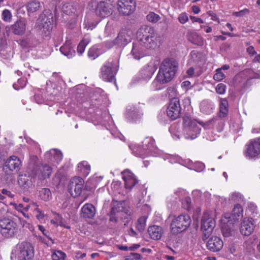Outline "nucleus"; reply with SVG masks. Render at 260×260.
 Returning a JSON list of instances; mask_svg holds the SVG:
<instances>
[{"mask_svg":"<svg viewBox=\"0 0 260 260\" xmlns=\"http://www.w3.org/2000/svg\"><path fill=\"white\" fill-rule=\"evenodd\" d=\"M157 47L158 39L154 29L142 26L137 32V41L133 43L131 53L135 59H139L146 50H154Z\"/></svg>","mask_w":260,"mask_h":260,"instance_id":"obj_1","label":"nucleus"},{"mask_svg":"<svg viewBox=\"0 0 260 260\" xmlns=\"http://www.w3.org/2000/svg\"><path fill=\"white\" fill-rule=\"evenodd\" d=\"M34 255V248L29 242H23L18 244L16 249L12 251L11 255L12 260H30Z\"/></svg>","mask_w":260,"mask_h":260,"instance_id":"obj_2","label":"nucleus"},{"mask_svg":"<svg viewBox=\"0 0 260 260\" xmlns=\"http://www.w3.org/2000/svg\"><path fill=\"white\" fill-rule=\"evenodd\" d=\"M132 211L129 207L125 206V202L123 201L116 202V203L112 207L109 214L110 221L116 223L118 219H123L124 214L125 219L128 220L132 214Z\"/></svg>","mask_w":260,"mask_h":260,"instance_id":"obj_3","label":"nucleus"},{"mask_svg":"<svg viewBox=\"0 0 260 260\" xmlns=\"http://www.w3.org/2000/svg\"><path fill=\"white\" fill-rule=\"evenodd\" d=\"M184 133L186 139H194L200 133L201 128L198 126L196 119H192L188 115H185L183 118Z\"/></svg>","mask_w":260,"mask_h":260,"instance_id":"obj_4","label":"nucleus"},{"mask_svg":"<svg viewBox=\"0 0 260 260\" xmlns=\"http://www.w3.org/2000/svg\"><path fill=\"white\" fill-rule=\"evenodd\" d=\"M1 233L6 238L14 237L18 233V226L12 219L4 218L0 220Z\"/></svg>","mask_w":260,"mask_h":260,"instance_id":"obj_5","label":"nucleus"},{"mask_svg":"<svg viewBox=\"0 0 260 260\" xmlns=\"http://www.w3.org/2000/svg\"><path fill=\"white\" fill-rule=\"evenodd\" d=\"M191 220L187 214H181L175 217L171 224V232L176 235L186 230L190 225Z\"/></svg>","mask_w":260,"mask_h":260,"instance_id":"obj_6","label":"nucleus"},{"mask_svg":"<svg viewBox=\"0 0 260 260\" xmlns=\"http://www.w3.org/2000/svg\"><path fill=\"white\" fill-rule=\"evenodd\" d=\"M178 63L173 58L165 59L161 62L158 72L170 81L173 78L177 70Z\"/></svg>","mask_w":260,"mask_h":260,"instance_id":"obj_7","label":"nucleus"},{"mask_svg":"<svg viewBox=\"0 0 260 260\" xmlns=\"http://www.w3.org/2000/svg\"><path fill=\"white\" fill-rule=\"evenodd\" d=\"M22 162L19 157L15 155L10 156L5 162L3 170L9 175L16 174L20 170Z\"/></svg>","mask_w":260,"mask_h":260,"instance_id":"obj_8","label":"nucleus"},{"mask_svg":"<svg viewBox=\"0 0 260 260\" xmlns=\"http://www.w3.org/2000/svg\"><path fill=\"white\" fill-rule=\"evenodd\" d=\"M245 154L249 158H255L260 155V137L250 140L246 146Z\"/></svg>","mask_w":260,"mask_h":260,"instance_id":"obj_9","label":"nucleus"},{"mask_svg":"<svg viewBox=\"0 0 260 260\" xmlns=\"http://www.w3.org/2000/svg\"><path fill=\"white\" fill-rule=\"evenodd\" d=\"M116 73V70L114 68L113 63L108 61L101 68L100 77L105 81H114L115 83V75Z\"/></svg>","mask_w":260,"mask_h":260,"instance_id":"obj_10","label":"nucleus"},{"mask_svg":"<svg viewBox=\"0 0 260 260\" xmlns=\"http://www.w3.org/2000/svg\"><path fill=\"white\" fill-rule=\"evenodd\" d=\"M84 181L80 177H76L72 178L68 185V191L73 197L79 196L83 189Z\"/></svg>","mask_w":260,"mask_h":260,"instance_id":"obj_11","label":"nucleus"},{"mask_svg":"<svg viewBox=\"0 0 260 260\" xmlns=\"http://www.w3.org/2000/svg\"><path fill=\"white\" fill-rule=\"evenodd\" d=\"M51 173L52 169L47 164L36 166L31 170L33 177L40 180L49 178Z\"/></svg>","mask_w":260,"mask_h":260,"instance_id":"obj_12","label":"nucleus"},{"mask_svg":"<svg viewBox=\"0 0 260 260\" xmlns=\"http://www.w3.org/2000/svg\"><path fill=\"white\" fill-rule=\"evenodd\" d=\"M256 220L252 217H245L240 224V232L242 235L249 236L254 231Z\"/></svg>","mask_w":260,"mask_h":260,"instance_id":"obj_13","label":"nucleus"},{"mask_svg":"<svg viewBox=\"0 0 260 260\" xmlns=\"http://www.w3.org/2000/svg\"><path fill=\"white\" fill-rule=\"evenodd\" d=\"M136 8L135 2L133 0H119L117 9L120 14L128 16L134 12Z\"/></svg>","mask_w":260,"mask_h":260,"instance_id":"obj_14","label":"nucleus"},{"mask_svg":"<svg viewBox=\"0 0 260 260\" xmlns=\"http://www.w3.org/2000/svg\"><path fill=\"white\" fill-rule=\"evenodd\" d=\"M215 220L210 211L204 212L201 220V229L213 231L215 226Z\"/></svg>","mask_w":260,"mask_h":260,"instance_id":"obj_15","label":"nucleus"},{"mask_svg":"<svg viewBox=\"0 0 260 260\" xmlns=\"http://www.w3.org/2000/svg\"><path fill=\"white\" fill-rule=\"evenodd\" d=\"M131 32L126 30H122L119 33L118 36L114 42L111 43L109 45V47H111L114 45L118 46L124 45L131 42L132 39Z\"/></svg>","mask_w":260,"mask_h":260,"instance_id":"obj_16","label":"nucleus"},{"mask_svg":"<svg viewBox=\"0 0 260 260\" xmlns=\"http://www.w3.org/2000/svg\"><path fill=\"white\" fill-rule=\"evenodd\" d=\"M122 179L124 181L125 187L129 190L138 182L134 174L128 170H125L121 172Z\"/></svg>","mask_w":260,"mask_h":260,"instance_id":"obj_17","label":"nucleus"},{"mask_svg":"<svg viewBox=\"0 0 260 260\" xmlns=\"http://www.w3.org/2000/svg\"><path fill=\"white\" fill-rule=\"evenodd\" d=\"M230 218V216H225L224 218L222 219L223 223L221 225V231L224 237H230L234 233V223L232 220L229 219Z\"/></svg>","mask_w":260,"mask_h":260,"instance_id":"obj_18","label":"nucleus"},{"mask_svg":"<svg viewBox=\"0 0 260 260\" xmlns=\"http://www.w3.org/2000/svg\"><path fill=\"white\" fill-rule=\"evenodd\" d=\"M170 81H171L166 78V77L158 72L157 76L151 84V89L154 91L162 89L165 87V84Z\"/></svg>","mask_w":260,"mask_h":260,"instance_id":"obj_19","label":"nucleus"},{"mask_svg":"<svg viewBox=\"0 0 260 260\" xmlns=\"http://www.w3.org/2000/svg\"><path fill=\"white\" fill-rule=\"evenodd\" d=\"M222 240L217 237H212L208 241L206 246L208 250L217 252L220 251L223 247Z\"/></svg>","mask_w":260,"mask_h":260,"instance_id":"obj_20","label":"nucleus"},{"mask_svg":"<svg viewBox=\"0 0 260 260\" xmlns=\"http://www.w3.org/2000/svg\"><path fill=\"white\" fill-rule=\"evenodd\" d=\"M95 12L96 15L103 18L109 16L111 14L109 4L103 1L100 2L97 4Z\"/></svg>","mask_w":260,"mask_h":260,"instance_id":"obj_21","label":"nucleus"},{"mask_svg":"<svg viewBox=\"0 0 260 260\" xmlns=\"http://www.w3.org/2000/svg\"><path fill=\"white\" fill-rule=\"evenodd\" d=\"M143 148L139 147L136 151V155L139 157H144L148 152V150H151L154 147V141L151 138H147Z\"/></svg>","mask_w":260,"mask_h":260,"instance_id":"obj_22","label":"nucleus"},{"mask_svg":"<svg viewBox=\"0 0 260 260\" xmlns=\"http://www.w3.org/2000/svg\"><path fill=\"white\" fill-rule=\"evenodd\" d=\"M95 208L91 204H86L81 210V216L85 219H92L95 215Z\"/></svg>","mask_w":260,"mask_h":260,"instance_id":"obj_23","label":"nucleus"},{"mask_svg":"<svg viewBox=\"0 0 260 260\" xmlns=\"http://www.w3.org/2000/svg\"><path fill=\"white\" fill-rule=\"evenodd\" d=\"M163 233L162 228L160 226L154 225L150 226L148 229V233L150 238L154 240H159Z\"/></svg>","mask_w":260,"mask_h":260,"instance_id":"obj_24","label":"nucleus"},{"mask_svg":"<svg viewBox=\"0 0 260 260\" xmlns=\"http://www.w3.org/2000/svg\"><path fill=\"white\" fill-rule=\"evenodd\" d=\"M60 51L68 58H72L75 55V51L70 41L66 42L60 48Z\"/></svg>","mask_w":260,"mask_h":260,"instance_id":"obj_25","label":"nucleus"},{"mask_svg":"<svg viewBox=\"0 0 260 260\" xmlns=\"http://www.w3.org/2000/svg\"><path fill=\"white\" fill-rule=\"evenodd\" d=\"M181 107L179 101L177 99H173L167 108V114H180Z\"/></svg>","mask_w":260,"mask_h":260,"instance_id":"obj_26","label":"nucleus"},{"mask_svg":"<svg viewBox=\"0 0 260 260\" xmlns=\"http://www.w3.org/2000/svg\"><path fill=\"white\" fill-rule=\"evenodd\" d=\"M12 30L15 35H21L24 33L26 29V23L24 20H17L12 25Z\"/></svg>","mask_w":260,"mask_h":260,"instance_id":"obj_27","label":"nucleus"},{"mask_svg":"<svg viewBox=\"0 0 260 260\" xmlns=\"http://www.w3.org/2000/svg\"><path fill=\"white\" fill-rule=\"evenodd\" d=\"M46 157H49V159L52 162H55L58 164L62 158V153L55 149L50 150L46 154Z\"/></svg>","mask_w":260,"mask_h":260,"instance_id":"obj_28","label":"nucleus"},{"mask_svg":"<svg viewBox=\"0 0 260 260\" xmlns=\"http://www.w3.org/2000/svg\"><path fill=\"white\" fill-rule=\"evenodd\" d=\"M257 240V237L256 236L253 235L244 242L243 246L248 251L251 252L254 249V246Z\"/></svg>","mask_w":260,"mask_h":260,"instance_id":"obj_29","label":"nucleus"},{"mask_svg":"<svg viewBox=\"0 0 260 260\" xmlns=\"http://www.w3.org/2000/svg\"><path fill=\"white\" fill-rule=\"evenodd\" d=\"M102 52L101 51L100 46L94 45L89 49L88 52V56L89 58L93 60L97 58Z\"/></svg>","mask_w":260,"mask_h":260,"instance_id":"obj_30","label":"nucleus"},{"mask_svg":"<svg viewBox=\"0 0 260 260\" xmlns=\"http://www.w3.org/2000/svg\"><path fill=\"white\" fill-rule=\"evenodd\" d=\"M221 115H220V116L214 117L213 118L206 121V122L202 121H199L198 122L205 128L210 129L213 128L216 121L221 120Z\"/></svg>","mask_w":260,"mask_h":260,"instance_id":"obj_31","label":"nucleus"},{"mask_svg":"<svg viewBox=\"0 0 260 260\" xmlns=\"http://www.w3.org/2000/svg\"><path fill=\"white\" fill-rule=\"evenodd\" d=\"M26 7L28 12L34 13L40 9L41 4L37 0H33L27 4Z\"/></svg>","mask_w":260,"mask_h":260,"instance_id":"obj_32","label":"nucleus"},{"mask_svg":"<svg viewBox=\"0 0 260 260\" xmlns=\"http://www.w3.org/2000/svg\"><path fill=\"white\" fill-rule=\"evenodd\" d=\"M188 39L192 43L198 46H202L204 43L202 37L197 33H192Z\"/></svg>","mask_w":260,"mask_h":260,"instance_id":"obj_33","label":"nucleus"},{"mask_svg":"<svg viewBox=\"0 0 260 260\" xmlns=\"http://www.w3.org/2000/svg\"><path fill=\"white\" fill-rule=\"evenodd\" d=\"M90 41L88 37L84 38L79 44L77 46V50L79 55H81L84 52L86 46L89 43Z\"/></svg>","mask_w":260,"mask_h":260,"instance_id":"obj_34","label":"nucleus"},{"mask_svg":"<svg viewBox=\"0 0 260 260\" xmlns=\"http://www.w3.org/2000/svg\"><path fill=\"white\" fill-rule=\"evenodd\" d=\"M39 194L41 199L45 201H48L52 199L51 191L48 188H42L39 191Z\"/></svg>","mask_w":260,"mask_h":260,"instance_id":"obj_35","label":"nucleus"},{"mask_svg":"<svg viewBox=\"0 0 260 260\" xmlns=\"http://www.w3.org/2000/svg\"><path fill=\"white\" fill-rule=\"evenodd\" d=\"M147 217L145 216L140 217L136 224V229L140 232H143L146 225Z\"/></svg>","mask_w":260,"mask_h":260,"instance_id":"obj_36","label":"nucleus"},{"mask_svg":"<svg viewBox=\"0 0 260 260\" xmlns=\"http://www.w3.org/2000/svg\"><path fill=\"white\" fill-rule=\"evenodd\" d=\"M45 91L43 89L38 90L35 93L34 99L36 102L39 104L45 103L46 101L44 98Z\"/></svg>","mask_w":260,"mask_h":260,"instance_id":"obj_37","label":"nucleus"},{"mask_svg":"<svg viewBox=\"0 0 260 260\" xmlns=\"http://www.w3.org/2000/svg\"><path fill=\"white\" fill-rule=\"evenodd\" d=\"M243 209L242 207L239 204L236 205L233 210V215L236 219L243 216Z\"/></svg>","mask_w":260,"mask_h":260,"instance_id":"obj_38","label":"nucleus"},{"mask_svg":"<svg viewBox=\"0 0 260 260\" xmlns=\"http://www.w3.org/2000/svg\"><path fill=\"white\" fill-rule=\"evenodd\" d=\"M179 117L180 115H161L159 119L161 120V122L167 123L177 119Z\"/></svg>","mask_w":260,"mask_h":260,"instance_id":"obj_39","label":"nucleus"},{"mask_svg":"<svg viewBox=\"0 0 260 260\" xmlns=\"http://www.w3.org/2000/svg\"><path fill=\"white\" fill-rule=\"evenodd\" d=\"M51 256L53 260H64L66 257V254L60 250H56L52 254Z\"/></svg>","mask_w":260,"mask_h":260,"instance_id":"obj_40","label":"nucleus"},{"mask_svg":"<svg viewBox=\"0 0 260 260\" xmlns=\"http://www.w3.org/2000/svg\"><path fill=\"white\" fill-rule=\"evenodd\" d=\"M190 55L192 60L196 62L201 61L203 58L202 54L196 50L192 51Z\"/></svg>","mask_w":260,"mask_h":260,"instance_id":"obj_41","label":"nucleus"},{"mask_svg":"<svg viewBox=\"0 0 260 260\" xmlns=\"http://www.w3.org/2000/svg\"><path fill=\"white\" fill-rule=\"evenodd\" d=\"M12 15L10 10L5 9L2 12V19L5 22H10L11 21Z\"/></svg>","mask_w":260,"mask_h":260,"instance_id":"obj_42","label":"nucleus"},{"mask_svg":"<svg viewBox=\"0 0 260 260\" xmlns=\"http://www.w3.org/2000/svg\"><path fill=\"white\" fill-rule=\"evenodd\" d=\"M228 112V101L224 99H222L220 104V114H227Z\"/></svg>","mask_w":260,"mask_h":260,"instance_id":"obj_43","label":"nucleus"},{"mask_svg":"<svg viewBox=\"0 0 260 260\" xmlns=\"http://www.w3.org/2000/svg\"><path fill=\"white\" fill-rule=\"evenodd\" d=\"M26 84V80L24 78L19 79L17 83L13 84V87L16 90L23 88Z\"/></svg>","mask_w":260,"mask_h":260,"instance_id":"obj_44","label":"nucleus"},{"mask_svg":"<svg viewBox=\"0 0 260 260\" xmlns=\"http://www.w3.org/2000/svg\"><path fill=\"white\" fill-rule=\"evenodd\" d=\"M247 211L250 213V215L253 216V218L255 217V214L258 213L257 206L253 203L248 204Z\"/></svg>","mask_w":260,"mask_h":260,"instance_id":"obj_45","label":"nucleus"},{"mask_svg":"<svg viewBox=\"0 0 260 260\" xmlns=\"http://www.w3.org/2000/svg\"><path fill=\"white\" fill-rule=\"evenodd\" d=\"M182 207L186 210H190L191 208V200L189 197L184 198L182 202Z\"/></svg>","mask_w":260,"mask_h":260,"instance_id":"obj_46","label":"nucleus"},{"mask_svg":"<svg viewBox=\"0 0 260 260\" xmlns=\"http://www.w3.org/2000/svg\"><path fill=\"white\" fill-rule=\"evenodd\" d=\"M225 77V75L222 72L221 69H217L216 70V73L213 76V79L217 81L223 80Z\"/></svg>","mask_w":260,"mask_h":260,"instance_id":"obj_47","label":"nucleus"},{"mask_svg":"<svg viewBox=\"0 0 260 260\" xmlns=\"http://www.w3.org/2000/svg\"><path fill=\"white\" fill-rule=\"evenodd\" d=\"M147 19L150 22L155 23L160 19V17L154 12H150L147 16Z\"/></svg>","mask_w":260,"mask_h":260,"instance_id":"obj_48","label":"nucleus"},{"mask_svg":"<svg viewBox=\"0 0 260 260\" xmlns=\"http://www.w3.org/2000/svg\"><path fill=\"white\" fill-rule=\"evenodd\" d=\"M154 71L150 70L149 67H147L142 71V74H144V78L146 79H149L153 74Z\"/></svg>","mask_w":260,"mask_h":260,"instance_id":"obj_49","label":"nucleus"},{"mask_svg":"<svg viewBox=\"0 0 260 260\" xmlns=\"http://www.w3.org/2000/svg\"><path fill=\"white\" fill-rule=\"evenodd\" d=\"M98 24V22H94L88 20L84 21V27L87 30H92L95 28Z\"/></svg>","mask_w":260,"mask_h":260,"instance_id":"obj_50","label":"nucleus"},{"mask_svg":"<svg viewBox=\"0 0 260 260\" xmlns=\"http://www.w3.org/2000/svg\"><path fill=\"white\" fill-rule=\"evenodd\" d=\"M142 256L140 254L138 253L132 252L129 255L125 257V260H135V259H141Z\"/></svg>","mask_w":260,"mask_h":260,"instance_id":"obj_51","label":"nucleus"},{"mask_svg":"<svg viewBox=\"0 0 260 260\" xmlns=\"http://www.w3.org/2000/svg\"><path fill=\"white\" fill-rule=\"evenodd\" d=\"M226 86L223 83L218 84L216 87V91L217 93L223 94L225 93Z\"/></svg>","mask_w":260,"mask_h":260,"instance_id":"obj_52","label":"nucleus"},{"mask_svg":"<svg viewBox=\"0 0 260 260\" xmlns=\"http://www.w3.org/2000/svg\"><path fill=\"white\" fill-rule=\"evenodd\" d=\"M78 168H80L81 169L82 168L84 169V171H85L87 173H88V171L90 170V166L88 165V163L86 161H83L81 162H80L78 164Z\"/></svg>","mask_w":260,"mask_h":260,"instance_id":"obj_53","label":"nucleus"},{"mask_svg":"<svg viewBox=\"0 0 260 260\" xmlns=\"http://www.w3.org/2000/svg\"><path fill=\"white\" fill-rule=\"evenodd\" d=\"M178 20L181 24H184L188 20V17L185 13H182L179 15Z\"/></svg>","mask_w":260,"mask_h":260,"instance_id":"obj_54","label":"nucleus"},{"mask_svg":"<svg viewBox=\"0 0 260 260\" xmlns=\"http://www.w3.org/2000/svg\"><path fill=\"white\" fill-rule=\"evenodd\" d=\"M232 200L237 202H240L244 200V198L240 193L236 192L233 194Z\"/></svg>","mask_w":260,"mask_h":260,"instance_id":"obj_55","label":"nucleus"},{"mask_svg":"<svg viewBox=\"0 0 260 260\" xmlns=\"http://www.w3.org/2000/svg\"><path fill=\"white\" fill-rule=\"evenodd\" d=\"M249 13V10L247 9H244L241 11L239 12H235L233 13V15L236 17H241L245 14H247Z\"/></svg>","mask_w":260,"mask_h":260,"instance_id":"obj_56","label":"nucleus"},{"mask_svg":"<svg viewBox=\"0 0 260 260\" xmlns=\"http://www.w3.org/2000/svg\"><path fill=\"white\" fill-rule=\"evenodd\" d=\"M203 231L202 239L203 241L206 240L211 235L213 231L208 230H202Z\"/></svg>","mask_w":260,"mask_h":260,"instance_id":"obj_57","label":"nucleus"},{"mask_svg":"<svg viewBox=\"0 0 260 260\" xmlns=\"http://www.w3.org/2000/svg\"><path fill=\"white\" fill-rule=\"evenodd\" d=\"M47 20L48 19L44 21V23H42V27L49 31L52 28V24L50 20L47 22Z\"/></svg>","mask_w":260,"mask_h":260,"instance_id":"obj_58","label":"nucleus"},{"mask_svg":"<svg viewBox=\"0 0 260 260\" xmlns=\"http://www.w3.org/2000/svg\"><path fill=\"white\" fill-rule=\"evenodd\" d=\"M209 16L211 17V19L213 21H217L218 23H220L219 19L217 16L213 12L209 11L208 12Z\"/></svg>","mask_w":260,"mask_h":260,"instance_id":"obj_59","label":"nucleus"},{"mask_svg":"<svg viewBox=\"0 0 260 260\" xmlns=\"http://www.w3.org/2000/svg\"><path fill=\"white\" fill-rule=\"evenodd\" d=\"M20 44L24 47H31L32 46V45L30 43L29 41H28L26 39L21 41Z\"/></svg>","mask_w":260,"mask_h":260,"instance_id":"obj_60","label":"nucleus"},{"mask_svg":"<svg viewBox=\"0 0 260 260\" xmlns=\"http://www.w3.org/2000/svg\"><path fill=\"white\" fill-rule=\"evenodd\" d=\"M2 193L4 196L6 195L9 198H13L14 196L13 194L11 193V192L7 189H3L2 190Z\"/></svg>","mask_w":260,"mask_h":260,"instance_id":"obj_61","label":"nucleus"},{"mask_svg":"<svg viewBox=\"0 0 260 260\" xmlns=\"http://www.w3.org/2000/svg\"><path fill=\"white\" fill-rule=\"evenodd\" d=\"M247 52L250 55H256V52L253 46H249L247 48Z\"/></svg>","mask_w":260,"mask_h":260,"instance_id":"obj_62","label":"nucleus"},{"mask_svg":"<svg viewBox=\"0 0 260 260\" xmlns=\"http://www.w3.org/2000/svg\"><path fill=\"white\" fill-rule=\"evenodd\" d=\"M229 250L232 254H234L236 252V246L235 244L232 243L229 246Z\"/></svg>","mask_w":260,"mask_h":260,"instance_id":"obj_63","label":"nucleus"},{"mask_svg":"<svg viewBox=\"0 0 260 260\" xmlns=\"http://www.w3.org/2000/svg\"><path fill=\"white\" fill-rule=\"evenodd\" d=\"M75 254V257L77 259L83 258L86 256L85 253H81L80 251H76Z\"/></svg>","mask_w":260,"mask_h":260,"instance_id":"obj_64","label":"nucleus"}]
</instances>
